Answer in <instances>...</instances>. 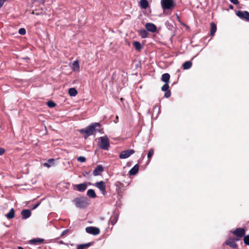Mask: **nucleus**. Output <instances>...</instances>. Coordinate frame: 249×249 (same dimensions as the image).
<instances>
[{"instance_id": "44", "label": "nucleus", "mask_w": 249, "mask_h": 249, "mask_svg": "<svg viewBox=\"0 0 249 249\" xmlns=\"http://www.w3.org/2000/svg\"><path fill=\"white\" fill-rule=\"evenodd\" d=\"M73 62H74V63L78 62V61L77 60H75L73 61Z\"/></svg>"}, {"instance_id": "23", "label": "nucleus", "mask_w": 249, "mask_h": 249, "mask_svg": "<svg viewBox=\"0 0 249 249\" xmlns=\"http://www.w3.org/2000/svg\"><path fill=\"white\" fill-rule=\"evenodd\" d=\"M139 34L142 38H146L148 35L147 31L145 29H141L139 32Z\"/></svg>"}, {"instance_id": "3", "label": "nucleus", "mask_w": 249, "mask_h": 249, "mask_svg": "<svg viewBox=\"0 0 249 249\" xmlns=\"http://www.w3.org/2000/svg\"><path fill=\"white\" fill-rule=\"evenodd\" d=\"M110 146L109 141L107 136L100 138L99 147L101 149L108 150Z\"/></svg>"}, {"instance_id": "17", "label": "nucleus", "mask_w": 249, "mask_h": 249, "mask_svg": "<svg viewBox=\"0 0 249 249\" xmlns=\"http://www.w3.org/2000/svg\"><path fill=\"white\" fill-rule=\"evenodd\" d=\"M170 76L169 74L167 73H164L162 75L161 80L165 83H169Z\"/></svg>"}, {"instance_id": "13", "label": "nucleus", "mask_w": 249, "mask_h": 249, "mask_svg": "<svg viewBox=\"0 0 249 249\" xmlns=\"http://www.w3.org/2000/svg\"><path fill=\"white\" fill-rule=\"evenodd\" d=\"M226 244L230 246L232 248H236L237 247L234 239H230L226 242Z\"/></svg>"}, {"instance_id": "27", "label": "nucleus", "mask_w": 249, "mask_h": 249, "mask_svg": "<svg viewBox=\"0 0 249 249\" xmlns=\"http://www.w3.org/2000/svg\"><path fill=\"white\" fill-rule=\"evenodd\" d=\"M90 243H89L85 244L79 245L77 247V249H84L85 248H88L90 246Z\"/></svg>"}, {"instance_id": "26", "label": "nucleus", "mask_w": 249, "mask_h": 249, "mask_svg": "<svg viewBox=\"0 0 249 249\" xmlns=\"http://www.w3.org/2000/svg\"><path fill=\"white\" fill-rule=\"evenodd\" d=\"M43 241H44V239H41V238H36V239H32L30 241V243L37 244H39V243H42L43 242Z\"/></svg>"}, {"instance_id": "10", "label": "nucleus", "mask_w": 249, "mask_h": 249, "mask_svg": "<svg viewBox=\"0 0 249 249\" xmlns=\"http://www.w3.org/2000/svg\"><path fill=\"white\" fill-rule=\"evenodd\" d=\"M145 28L147 31L152 32L155 33L157 31V27L156 26L152 23H147L145 25Z\"/></svg>"}, {"instance_id": "30", "label": "nucleus", "mask_w": 249, "mask_h": 249, "mask_svg": "<svg viewBox=\"0 0 249 249\" xmlns=\"http://www.w3.org/2000/svg\"><path fill=\"white\" fill-rule=\"evenodd\" d=\"M47 106L50 107H53L56 106L54 102L52 101H49L47 103Z\"/></svg>"}, {"instance_id": "2", "label": "nucleus", "mask_w": 249, "mask_h": 249, "mask_svg": "<svg viewBox=\"0 0 249 249\" xmlns=\"http://www.w3.org/2000/svg\"><path fill=\"white\" fill-rule=\"evenodd\" d=\"M76 207L83 209L87 207L89 205V202L86 198L79 197L76 198L73 200Z\"/></svg>"}, {"instance_id": "1", "label": "nucleus", "mask_w": 249, "mask_h": 249, "mask_svg": "<svg viewBox=\"0 0 249 249\" xmlns=\"http://www.w3.org/2000/svg\"><path fill=\"white\" fill-rule=\"evenodd\" d=\"M100 124L98 123H92L89 125L88 126L84 129H81L79 130V132L83 134L84 137L87 139L88 137L93 135L98 130L97 128H99Z\"/></svg>"}, {"instance_id": "19", "label": "nucleus", "mask_w": 249, "mask_h": 249, "mask_svg": "<svg viewBox=\"0 0 249 249\" xmlns=\"http://www.w3.org/2000/svg\"><path fill=\"white\" fill-rule=\"evenodd\" d=\"M216 24L213 23L212 22L211 23V33L210 35L213 36L214 35L216 31Z\"/></svg>"}, {"instance_id": "39", "label": "nucleus", "mask_w": 249, "mask_h": 249, "mask_svg": "<svg viewBox=\"0 0 249 249\" xmlns=\"http://www.w3.org/2000/svg\"><path fill=\"white\" fill-rule=\"evenodd\" d=\"M68 230H64L61 234V236L62 237L64 236L66 234L68 233Z\"/></svg>"}, {"instance_id": "20", "label": "nucleus", "mask_w": 249, "mask_h": 249, "mask_svg": "<svg viewBox=\"0 0 249 249\" xmlns=\"http://www.w3.org/2000/svg\"><path fill=\"white\" fill-rule=\"evenodd\" d=\"M5 216L8 219H12L15 217V210L13 208H12L8 213H7Z\"/></svg>"}, {"instance_id": "24", "label": "nucleus", "mask_w": 249, "mask_h": 249, "mask_svg": "<svg viewBox=\"0 0 249 249\" xmlns=\"http://www.w3.org/2000/svg\"><path fill=\"white\" fill-rule=\"evenodd\" d=\"M69 94L71 96H75L77 94V91L75 88H71L69 89Z\"/></svg>"}, {"instance_id": "34", "label": "nucleus", "mask_w": 249, "mask_h": 249, "mask_svg": "<svg viewBox=\"0 0 249 249\" xmlns=\"http://www.w3.org/2000/svg\"><path fill=\"white\" fill-rule=\"evenodd\" d=\"M18 33L21 35H24L26 34V30L24 28H20L18 30Z\"/></svg>"}, {"instance_id": "25", "label": "nucleus", "mask_w": 249, "mask_h": 249, "mask_svg": "<svg viewBox=\"0 0 249 249\" xmlns=\"http://www.w3.org/2000/svg\"><path fill=\"white\" fill-rule=\"evenodd\" d=\"M87 195L91 198H95L96 196L95 191L92 189H89L87 191Z\"/></svg>"}, {"instance_id": "6", "label": "nucleus", "mask_w": 249, "mask_h": 249, "mask_svg": "<svg viewBox=\"0 0 249 249\" xmlns=\"http://www.w3.org/2000/svg\"><path fill=\"white\" fill-rule=\"evenodd\" d=\"M236 15L242 19H245L247 21H249V12L246 11H237L236 12Z\"/></svg>"}, {"instance_id": "9", "label": "nucleus", "mask_w": 249, "mask_h": 249, "mask_svg": "<svg viewBox=\"0 0 249 249\" xmlns=\"http://www.w3.org/2000/svg\"><path fill=\"white\" fill-rule=\"evenodd\" d=\"M232 233L238 237L241 238L245 235V230L244 228H237L232 231Z\"/></svg>"}, {"instance_id": "12", "label": "nucleus", "mask_w": 249, "mask_h": 249, "mask_svg": "<svg viewBox=\"0 0 249 249\" xmlns=\"http://www.w3.org/2000/svg\"><path fill=\"white\" fill-rule=\"evenodd\" d=\"M22 219H27L31 215V212L28 209H24L21 212Z\"/></svg>"}, {"instance_id": "8", "label": "nucleus", "mask_w": 249, "mask_h": 249, "mask_svg": "<svg viewBox=\"0 0 249 249\" xmlns=\"http://www.w3.org/2000/svg\"><path fill=\"white\" fill-rule=\"evenodd\" d=\"M95 186L100 190L103 195H105L106 194V184L103 181L97 182L95 183Z\"/></svg>"}, {"instance_id": "37", "label": "nucleus", "mask_w": 249, "mask_h": 249, "mask_svg": "<svg viewBox=\"0 0 249 249\" xmlns=\"http://www.w3.org/2000/svg\"><path fill=\"white\" fill-rule=\"evenodd\" d=\"M230 1L235 5L239 4V1L238 0H230Z\"/></svg>"}, {"instance_id": "16", "label": "nucleus", "mask_w": 249, "mask_h": 249, "mask_svg": "<svg viewBox=\"0 0 249 249\" xmlns=\"http://www.w3.org/2000/svg\"><path fill=\"white\" fill-rule=\"evenodd\" d=\"M77 190L79 192H84L87 188V185L86 183H81L76 185Z\"/></svg>"}, {"instance_id": "22", "label": "nucleus", "mask_w": 249, "mask_h": 249, "mask_svg": "<svg viewBox=\"0 0 249 249\" xmlns=\"http://www.w3.org/2000/svg\"><path fill=\"white\" fill-rule=\"evenodd\" d=\"M53 161H54L53 159H50L48 160V162H45L43 163V166L45 167L49 168L51 166H53L54 165Z\"/></svg>"}, {"instance_id": "35", "label": "nucleus", "mask_w": 249, "mask_h": 249, "mask_svg": "<svg viewBox=\"0 0 249 249\" xmlns=\"http://www.w3.org/2000/svg\"><path fill=\"white\" fill-rule=\"evenodd\" d=\"M86 159L85 157L83 156L79 157L77 158V160L80 162H84L86 161Z\"/></svg>"}, {"instance_id": "15", "label": "nucleus", "mask_w": 249, "mask_h": 249, "mask_svg": "<svg viewBox=\"0 0 249 249\" xmlns=\"http://www.w3.org/2000/svg\"><path fill=\"white\" fill-rule=\"evenodd\" d=\"M139 166L138 164L134 165L129 171V174L130 175H135L138 172Z\"/></svg>"}, {"instance_id": "29", "label": "nucleus", "mask_w": 249, "mask_h": 249, "mask_svg": "<svg viewBox=\"0 0 249 249\" xmlns=\"http://www.w3.org/2000/svg\"><path fill=\"white\" fill-rule=\"evenodd\" d=\"M192 64V63H183L182 67L184 70H188L191 67Z\"/></svg>"}, {"instance_id": "31", "label": "nucleus", "mask_w": 249, "mask_h": 249, "mask_svg": "<svg viewBox=\"0 0 249 249\" xmlns=\"http://www.w3.org/2000/svg\"><path fill=\"white\" fill-rule=\"evenodd\" d=\"M161 90L163 91L169 90L168 84L165 83V84L161 87Z\"/></svg>"}, {"instance_id": "7", "label": "nucleus", "mask_w": 249, "mask_h": 249, "mask_svg": "<svg viewBox=\"0 0 249 249\" xmlns=\"http://www.w3.org/2000/svg\"><path fill=\"white\" fill-rule=\"evenodd\" d=\"M86 231L87 233L93 235H98L100 233V230L98 228L92 226L87 227Z\"/></svg>"}, {"instance_id": "28", "label": "nucleus", "mask_w": 249, "mask_h": 249, "mask_svg": "<svg viewBox=\"0 0 249 249\" xmlns=\"http://www.w3.org/2000/svg\"><path fill=\"white\" fill-rule=\"evenodd\" d=\"M70 64H71V67H72L74 71L78 70V69L79 68V63H70Z\"/></svg>"}, {"instance_id": "14", "label": "nucleus", "mask_w": 249, "mask_h": 249, "mask_svg": "<svg viewBox=\"0 0 249 249\" xmlns=\"http://www.w3.org/2000/svg\"><path fill=\"white\" fill-rule=\"evenodd\" d=\"M118 219V215L116 213H114L110 218L109 222L112 225H114Z\"/></svg>"}, {"instance_id": "40", "label": "nucleus", "mask_w": 249, "mask_h": 249, "mask_svg": "<svg viewBox=\"0 0 249 249\" xmlns=\"http://www.w3.org/2000/svg\"><path fill=\"white\" fill-rule=\"evenodd\" d=\"M5 152V150L3 148H0V156L2 155Z\"/></svg>"}, {"instance_id": "4", "label": "nucleus", "mask_w": 249, "mask_h": 249, "mask_svg": "<svg viewBox=\"0 0 249 249\" xmlns=\"http://www.w3.org/2000/svg\"><path fill=\"white\" fill-rule=\"evenodd\" d=\"M161 5L163 10L172 9L174 7V1L173 0H161Z\"/></svg>"}, {"instance_id": "46", "label": "nucleus", "mask_w": 249, "mask_h": 249, "mask_svg": "<svg viewBox=\"0 0 249 249\" xmlns=\"http://www.w3.org/2000/svg\"><path fill=\"white\" fill-rule=\"evenodd\" d=\"M185 62L189 63V62H191V61H186Z\"/></svg>"}, {"instance_id": "11", "label": "nucleus", "mask_w": 249, "mask_h": 249, "mask_svg": "<svg viewBox=\"0 0 249 249\" xmlns=\"http://www.w3.org/2000/svg\"><path fill=\"white\" fill-rule=\"evenodd\" d=\"M103 171V167L101 165H98L93 171V175L95 176L100 175Z\"/></svg>"}, {"instance_id": "18", "label": "nucleus", "mask_w": 249, "mask_h": 249, "mask_svg": "<svg viewBox=\"0 0 249 249\" xmlns=\"http://www.w3.org/2000/svg\"><path fill=\"white\" fill-rule=\"evenodd\" d=\"M140 5L142 8L145 9L148 7L149 3L147 0H141Z\"/></svg>"}, {"instance_id": "45", "label": "nucleus", "mask_w": 249, "mask_h": 249, "mask_svg": "<svg viewBox=\"0 0 249 249\" xmlns=\"http://www.w3.org/2000/svg\"><path fill=\"white\" fill-rule=\"evenodd\" d=\"M59 243L62 244H63V242L62 241H60L59 242Z\"/></svg>"}, {"instance_id": "38", "label": "nucleus", "mask_w": 249, "mask_h": 249, "mask_svg": "<svg viewBox=\"0 0 249 249\" xmlns=\"http://www.w3.org/2000/svg\"><path fill=\"white\" fill-rule=\"evenodd\" d=\"M40 202L37 203L36 204H35L32 208V210H35L36 208H37L40 205Z\"/></svg>"}, {"instance_id": "21", "label": "nucleus", "mask_w": 249, "mask_h": 249, "mask_svg": "<svg viewBox=\"0 0 249 249\" xmlns=\"http://www.w3.org/2000/svg\"><path fill=\"white\" fill-rule=\"evenodd\" d=\"M133 46L137 51H141L142 48V45L141 44L137 41H135L133 43Z\"/></svg>"}, {"instance_id": "33", "label": "nucleus", "mask_w": 249, "mask_h": 249, "mask_svg": "<svg viewBox=\"0 0 249 249\" xmlns=\"http://www.w3.org/2000/svg\"><path fill=\"white\" fill-rule=\"evenodd\" d=\"M154 154V150L153 149H151L149 150L148 153V154H147V157L148 159H150L152 156Z\"/></svg>"}, {"instance_id": "42", "label": "nucleus", "mask_w": 249, "mask_h": 249, "mask_svg": "<svg viewBox=\"0 0 249 249\" xmlns=\"http://www.w3.org/2000/svg\"><path fill=\"white\" fill-rule=\"evenodd\" d=\"M18 249H24L22 247L19 246L18 247Z\"/></svg>"}, {"instance_id": "36", "label": "nucleus", "mask_w": 249, "mask_h": 249, "mask_svg": "<svg viewBox=\"0 0 249 249\" xmlns=\"http://www.w3.org/2000/svg\"><path fill=\"white\" fill-rule=\"evenodd\" d=\"M171 95V92L170 91L167 90L165 91V93H164V97L166 98H169Z\"/></svg>"}, {"instance_id": "5", "label": "nucleus", "mask_w": 249, "mask_h": 249, "mask_svg": "<svg viewBox=\"0 0 249 249\" xmlns=\"http://www.w3.org/2000/svg\"><path fill=\"white\" fill-rule=\"evenodd\" d=\"M135 153L133 149H128L121 152L119 155V158L121 159H125L129 157L131 155Z\"/></svg>"}, {"instance_id": "41", "label": "nucleus", "mask_w": 249, "mask_h": 249, "mask_svg": "<svg viewBox=\"0 0 249 249\" xmlns=\"http://www.w3.org/2000/svg\"><path fill=\"white\" fill-rule=\"evenodd\" d=\"M118 122V116H116V120L114 121L115 123H117Z\"/></svg>"}, {"instance_id": "43", "label": "nucleus", "mask_w": 249, "mask_h": 249, "mask_svg": "<svg viewBox=\"0 0 249 249\" xmlns=\"http://www.w3.org/2000/svg\"><path fill=\"white\" fill-rule=\"evenodd\" d=\"M230 8L231 9H233V6H232V5H230Z\"/></svg>"}, {"instance_id": "32", "label": "nucleus", "mask_w": 249, "mask_h": 249, "mask_svg": "<svg viewBox=\"0 0 249 249\" xmlns=\"http://www.w3.org/2000/svg\"><path fill=\"white\" fill-rule=\"evenodd\" d=\"M244 242L247 245H249V235L244 236Z\"/></svg>"}]
</instances>
